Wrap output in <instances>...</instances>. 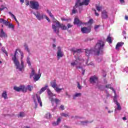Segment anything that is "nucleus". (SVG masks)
Wrapping results in <instances>:
<instances>
[{"mask_svg":"<svg viewBox=\"0 0 128 128\" xmlns=\"http://www.w3.org/2000/svg\"><path fill=\"white\" fill-rule=\"evenodd\" d=\"M106 44L102 40H98L96 44L93 52L96 53V56H100V54H104V48Z\"/></svg>","mask_w":128,"mask_h":128,"instance_id":"nucleus-1","label":"nucleus"},{"mask_svg":"<svg viewBox=\"0 0 128 128\" xmlns=\"http://www.w3.org/2000/svg\"><path fill=\"white\" fill-rule=\"evenodd\" d=\"M58 26H56V24H52V28L54 30V32H56V34H58L60 32V28L62 30H68V27L66 26V25L60 24V22H58Z\"/></svg>","mask_w":128,"mask_h":128,"instance_id":"nucleus-2","label":"nucleus"},{"mask_svg":"<svg viewBox=\"0 0 128 128\" xmlns=\"http://www.w3.org/2000/svg\"><path fill=\"white\" fill-rule=\"evenodd\" d=\"M14 62L16 66V70H18L20 72L24 70V60H21L20 64V62L18 60L14 61Z\"/></svg>","mask_w":128,"mask_h":128,"instance_id":"nucleus-3","label":"nucleus"},{"mask_svg":"<svg viewBox=\"0 0 128 128\" xmlns=\"http://www.w3.org/2000/svg\"><path fill=\"white\" fill-rule=\"evenodd\" d=\"M32 71L30 74V78H32L33 76H34V82H38V80L40 78V76H42V74H36L34 70V68H32Z\"/></svg>","mask_w":128,"mask_h":128,"instance_id":"nucleus-4","label":"nucleus"},{"mask_svg":"<svg viewBox=\"0 0 128 128\" xmlns=\"http://www.w3.org/2000/svg\"><path fill=\"white\" fill-rule=\"evenodd\" d=\"M0 24H3L6 26H8L9 28H14V26L12 24L4 18H0Z\"/></svg>","mask_w":128,"mask_h":128,"instance_id":"nucleus-5","label":"nucleus"},{"mask_svg":"<svg viewBox=\"0 0 128 128\" xmlns=\"http://www.w3.org/2000/svg\"><path fill=\"white\" fill-rule=\"evenodd\" d=\"M30 8L33 10H38L40 8V4L38 2L30 1Z\"/></svg>","mask_w":128,"mask_h":128,"instance_id":"nucleus-6","label":"nucleus"},{"mask_svg":"<svg viewBox=\"0 0 128 128\" xmlns=\"http://www.w3.org/2000/svg\"><path fill=\"white\" fill-rule=\"evenodd\" d=\"M14 90H16V92H26L28 88H26L24 86H20L19 87L14 86Z\"/></svg>","mask_w":128,"mask_h":128,"instance_id":"nucleus-7","label":"nucleus"},{"mask_svg":"<svg viewBox=\"0 0 128 128\" xmlns=\"http://www.w3.org/2000/svg\"><path fill=\"white\" fill-rule=\"evenodd\" d=\"M33 14L36 16L38 20H44V14L42 13L40 14V12H37L36 14L34 12Z\"/></svg>","mask_w":128,"mask_h":128,"instance_id":"nucleus-8","label":"nucleus"},{"mask_svg":"<svg viewBox=\"0 0 128 128\" xmlns=\"http://www.w3.org/2000/svg\"><path fill=\"white\" fill-rule=\"evenodd\" d=\"M98 82V77L96 76H92L90 78V82L93 84H96Z\"/></svg>","mask_w":128,"mask_h":128,"instance_id":"nucleus-9","label":"nucleus"},{"mask_svg":"<svg viewBox=\"0 0 128 128\" xmlns=\"http://www.w3.org/2000/svg\"><path fill=\"white\" fill-rule=\"evenodd\" d=\"M57 56L58 60L64 56V52H62V48L60 46L58 47Z\"/></svg>","mask_w":128,"mask_h":128,"instance_id":"nucleus-10","label":"nucleus"},{"mask_svg":"<svg viewBox=\"0 0 128 128\" xmlns=\"http://www.w3.org/2000/svg\"><path fill=\"white\" fill-rule=\"evenodd\" d=\"M90 30H92V29L90 28H88L84 26L81 28V32L82 34H90Z\"/></svg>","mask_w":128,"mask_h":128,"instance_id":"nucleus-11","label":"nucleus"},{"mask_svg":"<svg viewBox=\"0 0 128 128\" xmlns=\"http://www.w3.org/2000/svg\"><path fill=\"white\" fill-rule=\"evenodd\" d=\"M70 51L73 52V54L74 55L76 54H80L82 52V49H75L74 48H72Z\"/></svg>","mask_w":128,"mask_h":128,"instance_id":"nucleus-12","label":"nucleus"},{"mask_svg":"<svg viewBox=\"0 0 128 128\" xmlns=\"http://www.w3.org/2000/svg\"><path fill=\"white\" fill-rule=\"evenodd\" d=\"M77 8H78V2H76L75 4V6L73 8V10H72V14H76L78 12V10L76 9Z\"/></svg>","mask_w":128,"mask_h":128,"instance_id":"nucleus-13","label":"nucleus"},{"mask_svg":"<svg viewBox=\"0 0 128 128\" xmlns=\"http://www.w3.org/2000/svg\"><path fill=\"white\" fill-rule=\"evenodd\" d=\"M90 0H84V2L79 3V6H88L90 1Z\"/></svg>","mask_w":128,"mask_h":128,"instance_id":"nucleus-14","label":"nucleus"},{"mask_svg":"<svg viewBox=\"0 0 128 128\" xmlns=\"http://www.w3.org/2000/svg\"><path fill=\"white\" fill-rule=\"evenodd\" d=\"M60 122H62V119L60 118H58L56 122H52V126H58V124H60Z\"/></svg>","mask_w":128,"mask_h":128,"instance_id":"nucleus-15","label":"nucleus"},{"mask_svg":"<svg viewBox=\"0 0 128 128\" xmlns=\"http://www.w3.org/2000/svg\"><path fill=\"white\" fill-rule=\"evenodd\" d=\"M0 38H8V35L4 32V29H2L0 33Z\"/></svg>","mask_w":128,"mask_h":128,"instance_id":"nucleus-16","label":"nucleus"},{"mask_svg":"<svg viewBox=\"0 0 128 128\" xmlns=\"http://www.w3.org/2000/svg\"><path fill=\"white\" fill-rule=\"evenodd\" d=\"M124 44V42H118L116 45V49L118 50L120 48H122Z\"/></svg>","mask_w":128,"mask_h":128,"instance_id":"nucleus-17","label":"nucleus"},{"mask_svg":"<svg viewBox=\"0 0 128 128\" xmlns=\"http://www.w3.org/2000/svg\"><path fill=\"white\" fill-rule=\"evenodd\" d=\"M102 18H104V19L108 18V12H106V10H104L102 12Z\"/></svg>","mask_w":128,"mask_h":128,"instance_id":"nucleus-18","label":"nucleus"},{"mask_svg":"<svg viewBox=\"0 0 128 128\" xmlns=\"http://www.w3.org/2000/svg\"><path fill=\"white\" fill-rule=\"evenodd\" d=\"M74 24H78V26H80V24H82V22H80L78 18H75Z\"/></svg>","mask_w":128,"mask_h":128,"instance_id":"nucleus-19","label":"nucleus"},{"mask_svg":"<svg viewBox=\"0 0 128 128\" xmlns=\"http://www.w3.org/2000/svg\"><path fill=\"white\" fill-rule=\"evenodd\" d=\"M51 86L53 88H56V80H54L53 81L50 82Z\"/></svg>","mask_w":128,"mask_h":128,"instance_id":"nucleus-20","label":"nucleus"},{"mask_svg":"<svg viewBox=\"0 0 128 128\" xmlns=\"http://www.w3.org/2000/svg\"><path fill=\"white\" fill-rule=\"evenodd\" d=\"M47 94L50 97L51 96H56V94H54L52 92V91L50 89H47Z\"/></svg>","mask_w":128,"mask_h":128,"instance_id":"nucleus-21","label":"nucleus"},{"mask_svg":"<svg viewBox=\"0 0 128 128\" xmlns=\"http://www.w3.org/2000/svg\"><path fill=\"white\" fill-rule=\"evenodd\" d=\"M36 98L38 100V102L40 104V106H42V100L40 99V97L38 96V94H36Z\"/></svg>","mask_w":128,"mask_h":128,"instance_id":"nucleus-22","label":"nucleus"},{"mask_svg":"<svg viewBox=\"0 0 128 128\" xmlns=\"http://www.w3.org/2000/svg\"><path fill=\"white\" fill-rule=\"evenodd\" d=\"M2 97L4 98V100H6L8 98V94H6V91L4 90L2 94Z\"/></svg>","mask_w":128,"mask_h":128,"instance_id":"nucleus-23","label":"nucleus"},{"mask_svg":"<svg viewBox=\"0 0 128 128\" xmlns=\"http://www.w3.org/2000/svg\"><path fill=\"white\" fill-rule=\"evenodd\" d=\"M78 60H81L80 58H78L74 62H72L71 66H76V64H78Z\"/></svg>","mask_w":128,"mask_h":128,"instance_id":"nucleus-24","label":"nucleus"},{"mask_svg":"<svg viewBox=\"0 0 128 128\" xmlns=\"http://www.w3.org/2000/svg\"><path fill=\"white\" fill-rule=\"evenodd\" d=\"M18 50H20L16 49L14 54V56L12 58V60L13 61L18 60H16V54H18Z\"/></svg>","mask_w":128,"mask_h":128,"instance_id":"nucleus-25","label":"nucleus"},{"mask_svg":"<svg viewBox=\"0 0 128 128\" xmlns=\"http://www.w3.org/2000/svg\"><path fill=\"white\" fill-rule=\"evenodd\" d=\"M48 85H46L44 87L42 88L39 92L40 94H42V93L44 92V90L48 88Z\"/></svg>","mask_w":128,"mask_h":128,"instance_id":"nucleus-26","label":"nucleus"},{"mask_svg":"<svg viewBox=\"0 0 128 128\" xmlns=\"http://www.w3.org/2000/svg\"><path fill=\"white\" fill-rule=\"evenodd\" d=\"M92 52H94V50H88V49L85 50L86 54L87 56H90V54Z\"/></svg>","mask_w":128,"mask_h":128,"instance_id":"nucleus-27","label":"nucleus"},{"mask_svg":"<svg viewBox=\"0 0 128 128\" xmlns=\"http://www.w3.org/2000/svg\"><path fill=\"white\" fill-rule=\"evenodd\" d=\"M114 102L117 106V110H122V107H120V103H118V102L116 100H114Z\"/></svg>","mask_w":128,"mask_h":128,"instance_id":"nucleus-28","label":"nucleus"},{"mask_svg":"<svg viewBox=\"0 0 128 128\" xmlns=\"http://www.w3.org/2000/svg\"><path fill=\"white\" fill-rule=\"evenodd\" d=\"M51 18H52L53 20L52 22H54V24H56V26H58V22H60L58 21L56 19L54 16V15H53V17H51Z\"/></svg>","mask_w":128,"mask_h":128,"instance_id":"nucleus-29","label":"nucleus"},{"mask_svg":"<svg viewBox=\"0 0 128 128\" xmlns=\"http://www.w3.org/2000/svg\"><path fill=\"white\" fill-rule=\"evenodd\" d=\"M81 93H76L73 96V100H76V98H78V96H81Z\"/></svg>","mask_w":128,"mask_h":128,"instance_id":"nucleus-30","label":"nucleus"},{"mask_svg":"<svg viewBox=\"0 0 128 128\" xmlns=\"http://www.w3.org/2000/svg\"><path fill=\"white\" fill-rule=\"evenodd\" d=\"M8 14H10V16H11L12 18H14V20H16L18 23V20H16V16L14 14H12V12H9Z\"/></svg>","mask_w":128,"mask_h":128,"instance_id":"nucleus-31","label":"nucleus"},{"mask_svg":"<svg viewBox=\"0 0 128 128\" xmlns=\"http://www.w3.org/2000/svg\"><path fill=\"white\" fill-rule=\"evenodd\" d=\"M106 42L109 44H112V37L110 36H108L106 40Z\"/></svg>","mask_w":128,"mask_h":128,"instance_id":"nucleus-32","label":"nucleus"},{"mask_svg":"<svg viewBox=\"0 0 128 128\" xmlns=\"http://www.w3.org/2000/svg\"><path fill=\"white\" fill-rule=\"evenodd\" d=\"M106 88H110V90H113V92H116V90H114V88L111 86L110 84H108L106 85Z\"/></svg>","mask_w":128,"mask_h":128,"instance_id":"nucleus-33","label":"nucleus"},{"mask_svg":"<svg viewBox=\"0 0 128 128\" xmlns=\"http://www.w3.org/2000/svg\"><path fill=\"white\" fill-rule=\"evenodd\" d=\"M76 68H78V69L80 68V70H82V76H84V72H86V70H84V69L82 68V66H76Z\"/></svg>","mask_w":128,"mask_h":128,"instance_id":"nucleus-34","label":"nucleus"},{"mask_svg":"<svg viewBox=\"0 0 128 128\" xmlns=\"http://www.w3.org/2000/svg\"><path fill=\"white\" fill-rule=\"evenodd\" d=\"M96 8L98 12H100V10H102V8L101 6H98V5L96 6Z\"/></svg>","mask_w":128,"mask_h":128,"instance_id":"nucleus-35","label":"nucleus"},{"mask_svg":"<svg viewBox=\"0 0 128 128\" xmlns=\"http://www.w3.org/2000/svg\"><path fill=\"white\" fill-rule=\"evenodd\" d=\"M56 90V92H60V90H64L63 88H60L58 87H56L55 88H54Z\"/></svg>","mask_w":128,"mask_h":128,"instance_id":"nucleus-36","label":"nucleus"},{"mask_svg":"<svg viewBox=\"0 0 128 128\" xmlns=\"http://www.w3.org/2000/svg\"><path fill=\"white\" fill-rule=\"evenodd\" d=\"M33 99L36 106L35 108H38V103L36 102V100L34 96H33Z\"/></svg>","mask_w":128,"mask_h":128,"instance_id":"nucleus-37","label":"nucleus"},{"mask_svg":"<svg viewBox=\"0 0 128 128\" xmlns=\"http://www.w3.org/2000/svg\"><path fill=\"white\" fill-rule=\"evenodd\" d=\"M24 112H20L19 116H18V118H22L24 116Z\"/></svg>","mask_w":128,"mask_h":128,"instance_id":"nucleus-38","label":"nucleus"},{"mask_svg":"<svg viewBox=\"0 0 128 128\" xmlns=\"http://www.w3.org/2000/svg\"><path fill=\"white\" fill-rule=\"evenodd\" d=\"M28 90H30V92H32V90H34V86L28 85Z\"/></svg>","mask_w":128,"mask_h":128,"instance_id":"nucleus-39","label":"nucleus"},{"mask_svg":"<svg viewBox=\"0 0 128 128\" xmlns=\"http://www.w3.org/2000/svg\"><path fill=\"white\" fill-rule=\"evenodd\" d=\"M46 118H52V114L50 113H47L46 115Z\"/></svg>","mask_w":128,"mask_h":128,"instance_id":"nucleus-40","label":"nucleus"},{"mask_svg":"<svg viewBox=\"0 0 128 128\" xmlns=\"http://www.w3.org/2000/svg\"><path fill=\"white\" fill-rule=\"evenodd\" d=\"M46 12H48V14L50 16L53 17L54 15H52V12L50 11V10H46Z\"/></svg>","mask_w":128,"mask_h":128,"instance_id":"nucleus-41","label":"nucleus"},{"mask_svg":"<svg viewBox=\"0 0 128 128\" xmlns=\"http://www.w3.org/2000/svg\"><path fill=\"white\" fill-rule=\"evenodd\" d=\"M24 46L25 48V50L28 52H30V49L28 48V45L25 44L24 45Z\"/></svg>","mask_w":128,"mask_h":128,"instance_id":"nucleus-42","label":"nucleus"},{"mask_svg":"<svg viewBox=\"0 0 128 128\" xmlns=\"http://www.w3.org/2000/svg\"><path fill=\"white\" fill-rule=\"evenodd\" d=\"M26 60H27V64H28L29 66H32V64H30V60L29 57L27 58Z\"/></svg>","mask_w":128,"mask_h":128,"instance_id":"nucleus-43","label":"nucleus"},{"mask_svg":"<svg viewBox=\"0 0 128 128\" xmlns=\"http://www.w3.org/2000/svg\"><path fill=\"white\" fill-rule=\"evenodd\" d=\"M94 22V20L92 19H90L88 22V24H92V23Z\"/></svg>","mask_w":128,"mask_h":128,"instance_id":"nucleus-44","label":"nucleus"},{"mask_svg":"<svg viewBox=\"0 0 128 128\" xmlns=\"http://www.w3.org/2000/svg\"><path fill=\"white\" fill-rule=\"evenodd\" d=\"M44 18H45L48 22H50V18L46 16V14H44Z\"/></svg>","mask_w":128,"mask_h":128,"instance_id":"nucleus-45","label":"nucleus"},{"mask_svg":"<svg viewBox=\"0 0 128 128\" xmlns=\"http://www.w3.org/2000/svg\"><path fill=\"white\" fill-rule=\"evenodd\" d=\"M80 123L82 124L84 126L85 124H88V120L81 121Z\"/></svg>","mask_w":128,"mask_h":128,"instance_id":"nucleus-46","label":"nucleus"},{"mask_svg":"<svg viewBox=\"0 0 128 128\" xmlns=\"http://www.w3.org/2000/svg\"><path fill=\"white\" fill-rule=\"evenodd\" d=\"M72 28V25L70 24H67V30H68V28Z\"/></svg>","mask_w":128,"mask_h":128,"instance_id":"nucleus-47","label":"nucleus"},{"mask_svg":"<svg viewBox=\"0 0 128 128\" xmlns=\"http://www.w3.org/2000/svg\"><path fill=\"white\" fill-rule=\"evenodd\" d=\"M2 52H4V54L8 55V52L6 51V50L4 48H2Z\"/></svg>","mask_w":128,"mask_h":128,"instance_id":"nucleus-48","label":"nucleus"},{"mask_svg":"<svg viewBox=\"0 0 128 128\" xmlns=\"http://www.w3.org/2000/svg\"><path fill=\"white\" fill-rule=\"evenodd\" d=\"M61 116H64L65 118H66V116H68V114H66V113H62V114H61Z\"/></svg>","mask_w":128,"mask_h":128,"instance_id":"nucleus-49","label":"nucleus"},{"mask_svg":"<svg viewBox=\"0 0 128 128\" xmlns=\"http://www.w3.org/2000/svg\"><path fill=\"white\" fill-rule=\"evenodd\" d=\"M54 102H55L56 104H58V102H60V100L58 98H55Z\"/></svg>","mask_w":128,"mask_h":128,"instance_id":"nucleus-50","label":"nucleus"},{"mask_svg":"<svg viewBox=\"0 0 128 128\" xmlns=\"http://www.w3.org/2000/svg\"><path fill=\"white\" fill-rule=\"evenodd\" d=\"M49 99L52 102H54V99L52 98V96L49 97Z\"/></svg>","mask_w":128,"mask_h":128,"instance_id":"nucleus-51","label":"nucleus"},{"mask_svg":"<svg viewBox=\"0 0 128 128\" xmlns=\"http://www.w3.org/2000/svg\"><path fill=\"white\" fill-rule=\"evenodd\" d=\"M77 84H78V88H79V90H82V86L80 84V82H78Z\"/></svg>","mask_w":128,"mask_h":128,"instance_id":"nucleus-52","label":"nucleus"},{"mask_svg":"<svg viewBox=\"0 0 128 128\" xmlns=\"http://www.w3.org/2000/svg\"><path fill=\"white\" fill-rule=\"evenodd\" d=\"M60 108L62 110H64V105H60Z\"/></svg>","mask_w":128,"mask_h":128,"instance_id":"nucleus-53","label":"nucleus"},{"mask_svg":"<svg viewBox=\"0 0 128 128\" xmlns=\"http://www.w3.org/2000/svg\"><path fill=\"white\" fill-rule=\"evenodd\" d=\"M100 25H96V26H94V30H98V28H100Z\"/></svg>","mask_w":128,"mask_h":128,"instance_id":"nucleus-54","label":"nucleus"},{"mask_svg":"<svg viewBox=\"0 0 128 128\" xmlns=\"http://www.w3.org/2000/svg\"><path fill=\"white\" fill-rule=\"evenodd\" d=\"M94 12H95V15L96 16H100L98 13L96 12V9L94 10Z\"/></svg>","mask_w":128,"mask_h":128,"instance_id":"nucleus-55","label":"nucleus"},{"mask_svg":"<svg viewBox=\"0 0 128 128\" xmlns=\"http://www.w3.org/2000/svg\"><path fill=\"white\" fill-rule=\"evenodd\" d=\"M20 55H21V60H22V58H24V53H22V52L20 53Z\"/></svg>","mask_w":128,"mask_h":128,"instance_id":"nucleus-56","label":"nucleus"},{"mask_svg":"<svg viewBox=\"0 0 128 128\" xmlns=\"http://www.w3.org/2000/svg\"><path fill=\"white\" fill-rule=\"evenodd\" d=\"M66 94L68 96V98H70V95L68 93V92H66Z\"/></svg>","mask_w":128,"mask_h":128,"instance_id":"nucleus-57","label":"nucleus"},{"mask_svg":"<svg viewBox=\"0 0 128 128\" xmlns=\"http://www.w3.org/2000/svg\"><path fill=\"white\" fill-rule=\"evenodd\" d=\"M26 6H29L30 5V2H28V0H26Z\"/></svg>","mask_w":128,"mask_h":128,"instance_id":"nucleus-58","label":"nucleus"},{"mask_svg":"<svg viewBox=\"0 0 128 128\" xmlns=\"http://www.w3.org/2000/svg\"><path fill=\"white\" fill-rule=\"evenodd\" d=\"M120 2L121 4H124V0H120Z\"/></svg>","mask_w":128,"mask_h":128,"instance_id":"nucleus-59","label":"nucleus"},{"mask_svg":"<svg viewBox=\"0 0 128 128\" xmlns=\"http://www.w3.org/2000/svg\"><path fill=\"white\" fill-rule=\"evenodd\" d=\"M125 20H128V16H125Z\"/></svg>","mask_w":128,"mask_h":128,"instance_id":"nucleus-60","label":"nucleus"},{"mask_svg":"<svg viewBox=\"0 0 128 128\" xmlns=\"http://www.w3.org/2000/svg\"><path fill=\"white\" fill-rule=\"evenodd\" d=\"M20 2H22V4H24V0H20Z\"/></svg>","mask_w":128,"mask_h":128,"instance_id":"nucleus-61","label":"nucleus"},{"mask_svg":"<svg viewBox=\"0 0 128 128\" xmlns=\"http://www.w3.org/2000/svg\"><path fill=\"white\" fill-rule=\"evenodd\" d=\"M62 20H63V21H66V20H68L64 18H62Z\"/></svg>","mask_w":128,"mask_h":128,"instance_id":"nucleus-62","label":"nucleus"},{"mask_svg":"<svg viewBox=\"0 0 128 128\" xmlns=\"http://www.w3.org/2000/svg\"><path fill=\"white\" fill-rule=\"evenodd\" d=\"M4 8H0V10H4Z\"/></svg>","mask_w":128,"mask_h":128,"instance_id":"nucleus-63","label":"nucleus"},{"mask_svg":"<svg viewBox=\"0 0 128 128\" xmlns=\"http://www.w3.org/2000/svg\"><path fill=\"white\" fill-rule=\"evenodd\" d=\"M52 46H53V48H56V46L55 44H52Z\"/></svg>","mask_w":128,"mask_h":128,"instance_id":"nucleus-64","label":"nucleus"}]
</instances>
